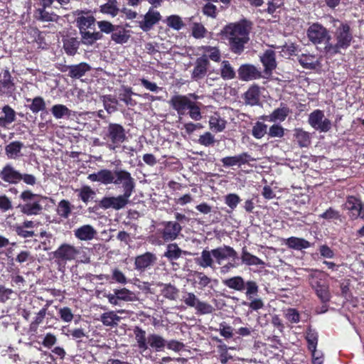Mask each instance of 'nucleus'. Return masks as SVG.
I'll list each match as a JSON object with an SVG mask.
<instances>
[{
    "label": "nucleus",
    "instance_id": "473e14b6",
    "mask_svg": "<svg viewBox=\"0 0 364 364\" xmlns=\"http://www.w3.org/2000/svg\"><path fill=\"white\" fill-rule=\"evenodd\" d=\"M240 258L242 264L247 266L256 265L264 267L265 264V262L263 260L249 252L245 246L242 249Z\"/></svg>",
    "mask_w": 364,
    "mask_h": 364
},
{
    "label": "nucleus",
    "instance_id": "f8f14e48",
    "mask_svg": "<svg viewBox=\"0 0 364 364\" xmlns=\"http://www.w3.org/2000/svg\"><path fill=\"white\" fill-rule=\"evenodd\" d=\"M309 284L321 302L330 301L331 296L329 285L321 272L316 270L314 274H311L309 278Z\"/></svg>",
    "mask_w": 364,
    "mask_h": 364
},
{
    "label": "nucleus",
    "instance_id": "c03bdc74",
    "mask_svg": "<svg viewBox=\"0 0 364 364\" xmlns=\"http://www.w3.org/2000/svg\"><path fill=\"white\" fill-rule=\"evenodd\" d=\"M161 295L166 299L174 301L177 299L179 293L178 289L171 284H162Z\"/></svg>",
    "mask_w": 364,
    "mask_h": 364
},
{
    "label": "nucleus",
    "instance_id": "bf43d9fd",
    "mask_svg": "<svg viewBox=\"0 0 364 364\" xmlns=\"http://www.w3.org/2000/svg\"><path fill=\"white\" fill-rule=\"evenodd\" d=\"M207 32L205 26L200 23H194L192 27V36L196 38L200 39L205 37Z\"/></svg>",
    "mask_w": 364,
    "mask_h": 364
},
{
    "label": "nucleus",
    "instance_id": "774afa93",
    "mask_svg": "<svg viewBox=\"0 0 364 364\" xmlns=\"http://www.w3.org/2000/svg\"><path fill=\"white\" fill-rule=\"evenodd\" d=\"M340 214L338 211L333 210L332 208H329L326 211L319 215L326 220H338L340 219Z\"/></svg>",
    "mask_w": 364,
    "mask_h": 364
},
{
    "label": "nucleus",
    "instance_id": "49530a36",
    "mask_svg": "<svg viewBox=\"0 0 364 364\" xmlns=\"http://www.w3.org/2000/svg\"><path fill=\"white\" fill-rule=\"evenodd\" d=\"M105 110L111 114L117 111L118 101L115 97L111 95H106L101 97Z\"/></svg>",
    "mask_w": 364,
    "mask_h": 364
},
{
    "label": "nucleus",
    "instance_id": "5701e85b",
    "mask_svg": "<svg viewBox=\"0 0 364 364\" xmlns=\"http://www.w3.org/2000/svg\"><path fill=\"white\" fill-rule=\"evenodd\" d=\"M161 18V16L160 13L150 8L148 12L144 15V20L139 22V27L144 31H149Z\"/></svg>",
    "mask_w": 364,
    "mask_h": 364
},
{
    "label": "nucleus",
    "instance_id": "39448f33",
    "mask_svg": "<svg viewBox=\"0 0 364 364\" xmlns=\"http://www.w3.org/2000/svg\"><path fill=\"white\" fill-rule=\"evenodd\" d=\"M336 43L331 41V43L325 48V53L330 55H336L341 53V50H347L353 41V31L350 25L346 22H341L333 32Z\"/></svg>",
    "mask_w": 364,
    "mask_h": 364
},
{
    "label": "nucleus",
    "instance_id": "7c9ffc66",
    "mask_svg": "<svg viewBox=\"0 0 364 364\" xmlns=\"http://www.w3.org/2000/svg\"><path fill=\"white\" fill-rule=\"evenodd\" d=\"M291 112L288 106L282 102L280 107L275 109L267 117L269 122H284Z\"/></svg>",
    "mask_w": 364,
    "mask_h": 364
},
{
    "label": "nucleus",
    "instance_id": "6e6552de",
    "mask_svg": "<svg viewBox=\"0 0 364 364\" xmlns=\"http://www.w3.org/2000/svg\"><path fill=\"white\" fill-rule=\"evenodd\" d=\"M102 136L107 148L110 151H115L127 139L124 127L120 124L114 122H110L104 127Z\"/></svg>",
    "mask_w": 364,
    "mask_h": 364
},
{
    "label": "nucleus",
    "instance_id": "b1692460",
    "mask_svg": "<svg viewBox=\"0 0 364 364\" xmlns=\"http://www.w3.org/2000/svg\"><path fill=\"white\" fill-rule=\"evenodd\" d=\"M91 70V67L87 63H80L77 65H65L63 72L68 71V76L71 78H80Z\"/></svg>",
    "mask_w": 364,
    "mask_h": 364
},
{
    "label": "nucleus",
    "instance_id": "0eeeda50",
    "mask_svg": "<svg viewBox=\"0 0 364 364\" xmlns=\"http://www.w3.org/2000/svg\"><path fill=\"white\" fill-rule=\"evenodd\" d=\"M75 21L76 26L79 29L82 44L88 46H92L97 41L102 40L104 38V36L102 35L101 30L92 32L89 31V29H94L95 25V23L97 24V22L92 14L76 18Z\"/></svg>",
    "mask_w": 364,
    "mask_h": 364
},
{
    "label": "nucleus",
    "instance_id": "13d9d810",
    "mask_svg": "<svg viewBox=\"0 0 364 364\" xmlns=\"http://www.w3.org/2000/svg\"><path fill=\"white\" fill-rule=\"evenodd\" d=\"M45 309H41L36 314L34 320L30 324V329L32 331H36L38 326L43 321L46 315Z\"/></svg>",
    "mask_w": 364,
    "mask_h": 364
},
{
    "label": "nucleus",
    "instance_id": "bb28decb",
    "mask_svg": "<svg viewBox=\"0 0 364 364\" xmlns=\"http://www.w3.org/2000/svg\"><path fill=\"white\" fill-rule=\"evenodd\" d=\"M183 255H188L190 253L187 251L182 250L176 243H170L167 245L164 256L166 257L169 262L173 263L174 261L181 257Z\"/></svg>",
    "mask_w": 364,
    "mask_h": 364
},
{
    "label": "nucleus",
    "instance_id": "7ed1b4c3",
    "mask_svg": "<svg viewBox=\"0 0 364 364\" xmlns=\"http://www.w3.org/2000/svg\"><path fill=\"white\" fill-rule=\"evenodd\" d=\"M198 96L195 93H190L188 95H174L168 101L170 107L176 111L179 116L188 114L195 121L202 119L200 111V103L196 102Z\"/></svg>",
    "mask_w": 364,
    "mask_h": 364
},
{
    "label": "nucleus",
    "instance_id": "5fc2aeb1",
    "mask_svg": "<svg viewBox=\"0 0 364 364\" xmlns=\"http://www.w3.org/2000/svg\"><path fill=\"white\" fill-rule=\"evenodd\" d=\"M193 275L197 278L196 282L200 289H203L211 282V279L202 272L195 271Z\"/></svg>",
    "mask_w": 364,
    "mask_h": 364
},
{
    "label": "nucleus",
    "instance_id": "2f4dec72",
    "mask_svg": "<svg viewBox=\"0 0 364 364\" xmlns=\"http://www.w3.org/2000/svg\"><path fill=\"white\" fill-rule=\"evenodd\" d=\"M305 339L307 342L308 350L311 353L316 351L318 342V333L316 329L311 327V326H309L306 328Z\"/></svg>",
    "mask_w": 364,
    "mask_h": 364
},
{
    "label": "nucleus",
    "instance_id": "09e8293b",
    "mask_svg": "<svg viewBox=\"0 0 364 364\" xmlns=\"http://www.w3.org/2000/svg\"><path fill=\"white\" fill-rule=\"evenodd\" d=\"M114 292L117 294L116 297L119 299V300L125 301H134L137 300L135 293L126 288L114 289Z\"/></svg>",
    "mask_w": 364,
    "mask_h": 364
},
{
    "label": "nucleus",
    "instance_id": "3c124183",
    "mask_svg": "<svg viewBox=\"0 0 364 364\" xmlns=\"http://www.w3.org/2000/svg\"><path fill=\"white\" fill-rule=\"evenodd\" d=\"M167 26L176 31H179L185 26L182 18L178 15H171L165 20Z\"/></svg>",
    "mask_w": 364,
    "mask_h": 364
},
{
    "label": "nucleus",
    "instance_id": "9d476101",
    "mask_svg": "<svg viewBox=\"0 0 364 364\" xmlns=\"http://www.w3.org/2000/svg\"><path fill=\"white\" fill-rule=\"evenodd\" d=\"M223 283L225 286L235 291H243L246 289L245 294L249 299L257 295L259 291V287L256 282L249 280L245 282L244 279L240 276H235L224 279Z\"/></svg>",
    "mask_w": 364,
    "mask_h": 364
},
{
    "label": "nucleus",
    "instance_id": "69168bd1",
    "mask_svg": "<svg viewBox=\"0 0 364 364\" xmlns=\"http://www.w3.org/2000/svg\"><path fill=\"white\" fill-rule=\"evenodd\" d=\"M60 318L65 322H70L73 319V314L69 307H63L59 309Z\"/></svg>",
    "mask_w": 364,
    "mask_h": 364
},
{
    "label": "nucleus",
    "instance_id": "e2e57ef3",
    "mask_svg": "<svg viewBox=\"0 0 364 364\" xmlns=\"http://www.w3.org/2000/svg\"><path fill=\"white\" fill-rule=\"evenodd\" d=\"M269 137L282 138L284 135V129L278 124L272 125L267 132Z\"/></svg>",
    "mask_w": 364,
    "mask_h": 364
},
{
    "label": "nucleus",
    "instance_id": "393cba45",
    "mask_svg": "<svg viewBox=\"0 0 364 364\" xmlns=\"http://www.w3.org/2000/svg\"><path fill=\"white\" fill-rule=\"evenodd\" d=\"M245 103L250 106H256L259 103L260 89L257 85H251L243 95Z\"/></svg>",
    "mask_w": 364,
    "mask_h": 364
},
{
    "label": "nucleus",
    "instance_id": "6ab92c4d",
    "mask_svg": "<svg viewBox=\"0 0 364 364\" xmlns=\"http://www.w3.org/2000/svg\"><path fill=\"white\" fill-rule=\"evenodd\" d=\"M16 90V85L9 70L2 73L0 80V95L11 97Z\"/></svg>",
    "mask_w": 364,
    "mask_h": 364
},
{
    "label": "nucleus",
    "instance_id": "f704fd0d",
    "mask_svg": "<svg viewBox=\"0 0 364 364\" xmlns=\"http://www.w3.org/2000/svg\"><path fill=\"white\" fill-rule=\"evenodd\" d=\"M123 192L122 195H119L117 197L103 198L100 205H127L133 192L127 191H123Z\"/></svg>",
    "mask_w": 364,
    "mask_h": 364
},
{
    "label": "nucleus",
    "instance_id": "20e7f679",
    "mask_svg": "<svg viewBox=\"0 0 364 364\" xmlns=\"http://www.w3.org/2000/svg\"><path fill=\"white\" fill-rule=\"evenodd\" d=\"M82 249L69 243L61 244L56 250L53 252L54 263L57 266L58 272L64 274L66 271L68 262L80 259L82 262H89L90 258L86 255L81 256Z\"/></svg>",
    "mask_w": 364,
    "mask_h": 364
},
{
    "label": "nucleus",
    "instance_id": "864d4df0",
    "mask_svg": "<svg viewBox=\"0 0 364 364\" xmlns=\"http://www.w3.org/2000/svg\"><path fill=\"white\" fill-rule=\"evenodd\" d=\"M194 309L196 311V314L199 315L210 314L214 311V308L212 305L205 301H202L200 299Z\"/></svg>",
    "mask_w": 364,
    "mask_h": 364
},
{
    "label": "nucleus",
    "instance_id": "a878e982",
    "mask_svg": "<svg viewBox=\"0 0 364 364\" xmlns=\"http://www.w3.org/2000/svg\"><path fill=\"white\" fill-rule=\"evenodd\" d=\"M48 7H43L41 6V8L35 9L33 12V18L38 21L41 22H57L59 16L54 12H49L46 11Z\"/></svg>",
    "mask_w": 364,
    "mask_h": 364
},
{
    "label": "nucleus",
    "instance_id": "1a4fd4ad",
    "mask_svg": "<svg viewBox=\"0 0 364 364\" xmlns=\"http://www.w3.org/2000/svg\"><path fill=\"white\" fill-rule=\"evenodd\" d=\"M97 27L103 33L110 34L111 40L117 44H124L128 42L131 35L130 31L122 25H114L110 21L102 20L97 22Z\"/></svg>",
    "mask_w": 364,
    "mask_h": 364
},
{
    "label": "nucleus",
    "instance_id": "a18cd8bd",
    "mask_svg": "<svg viewBox=\"0 0 364 364\" xmlns=\"http://www.w3.org/2000/svg\"><path fill=\"white\" fill-rule=\"evenodd\" d=\"M220 75L225 80H232L235 77V71L228 60H223L222 62Z\"/></svg>",
    "mask_w": 364,
    "mask_h": 364
},
{
    "label": "nucleus",
    "instance_id": "c85d7f7f",
    "mask_svg": "<svg viewBox=\"0 0 364 364\" xmlns=\"http://www.w3.org/2000/svg\"><path fill=\"white\" fill-rule=\"evenodd\" d=\"M97 234L95 229L90 225H84L74 230V235L80 240H91Z\"/></svg>",
    "mask_w": 364,
    "mask_h": 364
},
{
    "label": "nucleus",
    "instance_id": "9b49d317",
    "mask_svg": "<svg viewBox=\"0 0 364 364\" xmlns=\"http://www.w3.org/2000/svg\"><path fill=\"white\" fill-rule=\"evenodd\" d=\"M307 37L314 45L323 46V52L328 43H331V36L328 30L319 23H314L306 31Z\"/></svg>",
    "mask_w": 364,
    "mask_h": 364
},
{
    "label": "nucleus",
    "instance_id": "f03ea898",
    "mask_svg": "<svg viewBox=\"0 0 364 364\" xmlns=\"http://www.w3.org/2000/svg\"><path fill=\"white\" fill-rule=\"evenodd\" d=\"M87 178L92 182H99L104 185L113 183L120 186L123 191L129 192H133L135 188V181L131 173L121 168L113 171L103 168L97 173L89 174Z\"/></svg>",
    "mask_w": 364,
    "mask_h": 364
},
{
    "label": "nucleus",
    "instance_id": "4be33fe9",
    "mask_svg": "<svg viewBox=\"0 0 364 364\" xmlns=\"http://www.w3.org/2000/svg\"><path fill=\"white\" fill-rule=\"evenodd\" d=\"M36 223L33 220H25L21 223H16L12 226L13 230L16 235L23 238L32 237L35 235V232L31 229L36 226Z\"/></svg>",
    "mask_w": 364,
    "mask_h": 364
},
{
    "label": "nucleus",
    "instance_id": "680f3d73",
    "mask_svg": "<svg viewBox=\"0 0 364 364\" xmlns=\"http://www.w3.org/2000/svg\"><path fill=\"white\" fill-rule=\"evenodd\" d=\"M182 300L187 306L195 308L199 299L193 292H186Z\"/></svg>",
    "mask_w": 364,
    "mask_h": 364
},
{
    "label": "nucleus",
    "instance_id": "37998d69",
    "mask_svg": "<svg viewBox=\"0 0 364 364\" xmlns=\"http://www.w3.org/2000/svg\"><path fill=\"white\" fill-rule=\"evenodd\" d=\"M121 318L114 311L103 313L100 316V321L103 325L109 327L117 326Z\"/></svg>",
    "mask_w": 364,
    "mask_h": 364
},
{
    "label": "nucleus",
    "instance_id": "a211bd4d",
    "mask_svg": "<svg viewBox=\"0 0 364 364\" xmlns=\"http://www.w3.org/2000/svg\"><path fill=\"white\" fill-rule=\"evenodd\" d=\"M157 260L156 256L150 252H146L135 257L134 267L137 271L144 272L147 268L153 266Z\"/></svg>",
    "mask_w": 364,
    "mask_h": 364
},
{
    "label": "nucleus",
    "instance_id": "c756f323",
    "mask_svg": "<svg viewBox=\"0 0 364 364\" xmlns=\"http://www.w3.org/2000/svg\"><path fill=\"white\" fill-rule=\"evenodd\" d=\"M260 60L267 72H272L277 67L276 53L273 50H266L260 57Z\"/></svg>",
    "mask_w": 364,
    "mask_h": 364
},
{
    "label": "nucleus",
    "instance_id": "72a5a7b5",
    "mask_svg": "<svg viewBox=\"0 0 364 364\" xmlns=\"http://www.w3.org/2000/svg\"><path fill=\"white\" fill-rule=\"evenodd\" d=\"M227 122L222 118L219 113L215 112L209 118L210 129L214 132H221L226 127Z\"/></svg>",
    "mask_w": 364,
    "mask_h": 364
},
{
    "label": "nucleus",
    "instance_id": "f3484780",
    "mask_svg": "<svg viewBox=\"0 0 364 364\" xmlns=\"http://www.w3.org/2000/svg\"><path fill=\"white\" fill-rule=\"evenodd\" d=\"M21 173L10 164H6L0 171V178L9 184H17L21 181Z\"/></svg>",
    "mask_w": 364,
    "mask_h": 364
},
{
    "label": "nucleus",
    "instance_id": "412c9836",
    "mask_svg": "<svg viewBox=\"0 0 364 364\" xmlns=\"http://www.w3.org/2000/svg\"><path fill=\"white\" fill-rule=\"evenodd\" d=\"M254 159L247 152H242L233 156H226L220 159L224 167H232L234 166H241L253 161Z\"/></svg>",
    "mask_w": 364,
    "mask_h": 364
},
{
    "label": "nucleus",
    "instance_id": "aec40b11",
    "mask_svg": "<svg viewBox=\"0 0 364 364\" xmlns=\"http://www.w3.org/2000/svg\"><path fill=\"white\" fill-rule=\"evenodd\" d=\"M213 257L218 264H221V261L228 258L235 259L237 257V252L230 246L224 245L212 250Z\"/></svg>",
    "mask_w": 364,
    "mask_h": 364
},
{
    "label": "nucleus",
    "instance_id": "58836bf2",
    "mask_svg": "<svg viewBox=\"0 0 364 364\" xmlns=\"http://www.w3.org/2000/svg\"><path fill=\"white\" fill-rule=\"evenodd\" d=\"M26 102H31V104L28 105V107L33 114L43 112L46 109V102L41 96L35 97L33 99L27 98Z\"/></svg>",
    "mask_w": 364,
    "mask_h": 364
},
{
    "label": "nucleus",
    "instance_id": "423d86ee",
    "mask_svg": "<svg viewBox=\"0 0 364 364\" xmlns=\"http://www.w3.org/2000/svg\"><path fill=\"white\" fill-rule=\"evenodd\" d=\"M133 333L136 346L141 353L149 349L154 352H161L166 346V340L162 336L155 333L146 336V331L138 326H134Z\"/></svg>",
    "mask_w": 364,
    "mask_h": 364
},
{
    "label": "nucleus",
    "instance_id": "4c0bfd02",
    "mask_svg": "<svg viewBox=\"0 0 364 364\" xmlns=\"http://www.w3.org/2000/svg\"><path fill=\"white\" fill-rule=\"evenodd\" d=\"M81 41H78L77 38L70 37L63 39V48L68 55H74L76 54Z\"/></svg>",
    "mask_w": 364,
    "mask_h": 364
},
{
    "label": "nucleus",
    "instance_id": "de8ad7c7",
    "mask_svg": "<svg viewBox=\"0 0 364 364\" xmlns=\"http://www.w3.org/2000/svg\"><path fill=\"white\" fill-rule=\"evenodd\" d=\"M50 111L55 119H61L65 116L69 117L71 116L72 112L65 105L61 104L53 105Z\"/></svg>",
    "mask_w": 364,
    "mask_h": 364
},
{
    "label": "nucleus",
    "instance_id": "f257e3e1",
    "mask_svg": "<svg viewBox=\"0 0 364 364\" xmlns=\"http://www.w3.org/2000/svg\"><path fill=\"white\" fill-rule=\"evenodd\" d=\"M253 23L247 18L225 25L220 31L222 38L228 41L229 50L234 54L241 55L245 45L250 41Z\"/></svg>",
    "mask_w": 364,
    "mask_h": 364
},
{
    "label": "nucleus",
    "instance_id": "79ce46f5",
    "mask_svg": "<svg viewBox=\"0 0 364 364\" xmlns=\"http://www.w3.org/2000/svg\"><path fill=\"white\" fill-rule=\"evenodd\" d=\"M298 60L300 65L306 69H314L316 65V58L315 55L307 53H301L298 56Z\"/></svg>",
    "mask_w": 364,
    "mask_h": 364
},
{
    "label": "nucleus",
    "instance_id": "dca6fc26",
    "mask_svg": "<svg viewBox=\"0 0 364 364\" xmlns=\"http://www.w3.org/2000/svg\"><path fill=\"white\" fill-rule=\"evenodd\" d=\"M237 72L239 79L242 81H250L262 77L261 72L252 64L241 65Z\"/></svg>",
    "mask_w": 364,
    "mask_h": 364
},
{
    "label": "nucleus",
    "instance_id": "338daca9",
    "mask_svg": "<svg viewBox=\"0 0 364 364\" xmlns=\"http://www.w3.org/2000/svg\"><path fill=\"white\" fill-rule=\"evenodd\" d=\"M219 331L220 334L225 338H230L233 336L232 326L227 325L225 322L220 324Z\"/></svg>",
    "mask_w": 364,
    "mask_h": 364
},
{
    "label": "nucleus",
    "instance_id": "8fccbe9b",
    "mask_svg": "<svg viewBox=\"0 0 364 364\" xmlns=\"http://www.w3.org/2000/svg\"><path fill=\"white\" fill-rule=\"evenodd\" d=\"M295 138L300 147H307L311 143L309 133L301 129H296Z\"/></svg>",
    "mask_w": 364,
    "mask_h": 364
},
{
    "label": "nucleus",
    "instance_id": "cd10ccee",
    "mask_svg": "<svg viewBox=\"0 0 364 364\" xmlns=\"http://www.w3.org/2000/svg\"><path fill=\"white\" fill-rule=\"evenodd\" d=\"M24 147L23 142L13 141L5 146V154L9 159H17L23 156L22 149Z\"/></svg>",
    "mask_w": 364,
    "mask_h": 364
},
{
    "label": "nucleus",
    "instance_id": "2eb2a0df",
    "mask_svg": "<svg viewBox=\"0 0 364 364\" xmlns=\"http://www.w3.org/2000/svg\"><path fill=\"white\" fill-rule=\"evenodd\" d=\"M209 66L210 62L205 55L198 58L191 73V79L194 81L203 79L207 75Z\"/></svg>",
    "mask_w": 364,
    "mask_h": 364
},
{
    "label": "nucleus",
    "instance_id": "c9c22d12",
    "mask_svg": "<svg viewBox=\"0 0 364 364\" xmlns=\"http://www.w3.org/2000/svg\"><path fill=\"white\" fill-rule=\"evenodd\" d=\"M4 117H0V127H6L7 125L11 124L16 120V113L15 110L9 105H6L2 107Z\"/></svg>",
    "mask_w": 364,
    "mask_h": 364
},
{
    "label": "nucleus",
    "instance_id": "e433bc0d",
    "mask_svg": "<svg viewBox=\"0 0 364 364\" xmlns=\"http://www.w3.org/2000/svg\"><path fill=\"white\" fill-rule=\"evenodd\" d=\"M196 263L203 268H213L214 266V259L212 250H203L201 252L200 257L196 259Z\"/></svg>",
    "mask_w": 364,
    "mask_h": 364
},
{
    "label": "nucleus",
    "instance_id": "603ef678",
    "mask_svg": "<svg viewBox=\"0 0 364 364\" xmlns=\"http://www.w3.org/2000/svg\"><path fill=\"white\" fill-rule=\"evenodd\" d=\"M267 133V125L261 122H257L252 127V134L257 139H262Z\"/></svg>",
    "mask_w": 364,
    "mask_h": 364
},
{
    "label": "nucleus",
    "instance_id": "0e129e2a",
    "mask_svg": "<svg viewBox=\"0 0 364 364\" xmlns=\"http://www.w3.org/2000/svg\"><path fill=\"white\" fill-rule=\"evenodd\" d=\"M202 11L204 15L211 17L213 18H215L218 14L216 6L210 2L205 4L203 6Z\"/></svg>",
    "mask_w": 364,
    "mask_h": 364
},
{
    "label": "nucleus",
    "instance_id": "ddd939ff",
    "mask_svg": "<svg viewBox=\"0 0 364 364\" xmlns=\"http://www.w3.org/2000/svg\"><path fill=\"white\" fill-rule=\"evenodd\" d=\"M162 226L156 232L159 243L174 240L181 231V226L176 221L163 223Z\"/></svg>",
    "mask_w": 364,
    "mask_h": 364
},
{
    "label": "nucleus",
    "instance_id": "a19ab883",
    "mask_svg": "<svg viewBox=\"0 0 364 364\" xmlns=\"http://www.w3.org/2000/svg\"><path fill=\"white\" fill-rule=\"evenodd\" d=\"M286 245L291 249L301 250L309 248L311 244L309 241L303 238L290 237L287 240Z\"/></svg>",
    "mask_w": 364,
    "mask_h": 364
},
{
    "label": "nucleus",
    "instance_id": "052dcab7",
    "mask_svg": "<svg viewBox=\"0 0 364 364\" xmlns=\"http://www.w3.org/2000/svg\"><path fill=\"white\" fill-rule=\"evenodd\" d=\"M203 50L208 54V58L214 62H219L220 60V52L216 47L205 46Z\"/></svg>",
    "mask_w": 364,
    "mask_h": 364
},
{
    "label": "nucleus",
    "instance_id": "4d7b16f0",
    "mask_svg": "<svg viewBox=\"0 0 364 364\" xmlns=\"http://www.w3.org/2000/svg\"><path fill=\"white\" fill-rule=\"evenodd\" d=\"M197 142L204 146H210L214 145L215 139L210 132H206L199 136Z\"/></svg>",
    "mask_w": 364,
    "mask_h": 364
},
{
    "label": "nucleus",
    "instance_id": "ea45409f",
    "mask_svg": "<svg viewBox=\"0 0 364 364\" xmlns=\"http://www.w3.org/2000/svg\"><path fill=\"white\" fill-rule=\"evenodd\" d=\"M117 0H108L107 3L100 6V11L103 14L115 17L119 11Z\"/></svg>",
    "mask_w": 364,
    "mask_h": 364
},
{
    "label": "nucleus",
    "instance_id": "4468645a",
    "mask_svg": "<svg viewBox=\"0 0 364 364\" xmlns=\"http://www.w3.org/2000/svg\"><path fill=\"white\" fill-rule=\"evenodd\" d=\"M309 124L315 129L326 132L331 128V122L328 119L324 118L323 112L315 109L309 116Z\"/></svg>",
    "mask_w": 364,
    "mask_h": 364
},
{
    "label": "nucleus",
    "instance_id": "6e6d98bb",
    "mask_svg": "<svg viewBox=\"0 0 364 364\" xmlns=\"http://www.w3.org/2000/svg\"><path fill=\"white\" fill-rule=\"evenodd\" d=\"M95 192L88 186H82L78 196L85 203H88L90 199H92Z\"/></svg>",
    "mask_w": 364,
    "mask_h": 364
}]
</instances>
